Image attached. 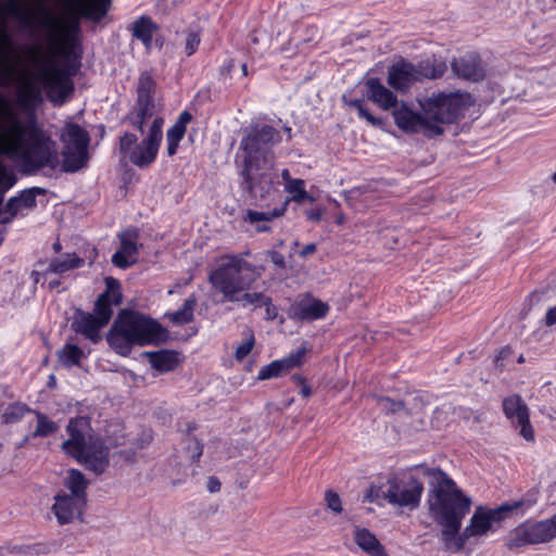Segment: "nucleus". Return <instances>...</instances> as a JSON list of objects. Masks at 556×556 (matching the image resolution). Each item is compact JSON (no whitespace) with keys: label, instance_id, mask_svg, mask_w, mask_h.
<instances>
[{"label":"nucleus","instance_id":"nucleus-20","mask_svg":"<svg viewBox=\"0 0 556 556\" xmlns=\"http://www.w3.org/2000/svg\"><path fill=\"white\" fill-rule=\"evenodd\" d=\"M43 194H46V189L41 187H31L22 190L18 195L10 198L4 206L5 213H9L10 216L4 217L2 222L9 223L13 220L22 208H35L37 206V195Z\"/></svg>","mask_w":556,"mask_h":556},{"label":"nucleus","instance_id":"nucleus-58","mask_svg":"<svg viewBox=\"0 0 556 556\" xmlns=\"http://www.w3.org/2000/svg\"><path fill=\"white\" fill-rule=\"evenodd\" d=\"M240 151H243V140L240 142V144L238 147V152H237L236 157H235V162H236L237 167H238V174L240 176H243V167L242 168L240 167V156H239V152Z\"/></svg>","mask_w":556,"mask_h":556},{"label":"nucleus","instance_id":"nucleus-36","mask_svg":"<svg viewBox=\"0 0 556 556\" xmlns=\"http://www.w3.org/2000/svg\"><path fill=\"white\" fill-rule=\"evenodd\" d=\"M245 305H252L253 309L264 307V318L273 320L277 317V307L271 304L268 296L257 292H245Z\"/></svg>","mask_w":556,"mask_h":556},{"label":"nucleus","instance_id":"nucleus-22","mask_svg":"<svg viewBox=\"0 0 556 556\" xmlns=\"http://www.w3.org/2000/svg\"><path fill=\"white\" fill-rule=\"evenodd\" d=\"M462 521L435 522L441 527L440 540L443 543L444 549L450 553L459 552L468 541V538L464 536V531L460 532Z\"/></svg>","mask_w":556,"mask_h":556},{"label":"nucleus","instance_id":"nucleus-15","mask_svg":"<svg viewBox=\"0 0 556 556\" xmlns=\"http://www.w3.org/2000/svg\"><path fill=\"white\" fill-rule=\"evenodd\" d=\"M91 430V422L88 417L77 416L71 418L66 432L68 439L62 443V450L68 456H80L83 450L88 446L87 434Z\"/></svg>","mask_w":556,"mask_h":556},{"label":"nucleus","instance_id":"nucleus-33","mask_svg":"<svg viewBox=\"0 0 556 556\" xmlns=\"http://www.w3.org/2000/svg\"><path fill=\"white\" fill-rule=\"evenodd\" d=\"M286 208H274L267 212L248 211L245 220L255 225L258 232H266L270 230V222L283 215Z\"/></svg>","mask_w":556,"mask_h":556},{"label":"nucleus","instance_id":"nucleus-55","mask_svg":"<svg viewBox=\"0 0 556 556\" xmlns=\"http://www.w3.org/2000/svg\"><path fill=\"white\" fill-rule=\"evenodd\" d=\"M316 249H317V247H316L315 243H308V244L303 247V249L299 252V255L301 257H306V256L315 253Z\"/></svg>","mask_w":556,"mask_h":556},{"label":"nucleus","instance_id":"nucleus-41","mask_svg":"<svg viewBox=\"0 0 556 556\" xmlns=\"http://www.w3.org/2000/svg\"><path fill=\"white\" fill-rule=\"evenodd\" d=\"M84 357V351L76 344H65L59 352L60 362L66 366H78Z\"/></svg>","mask_w":556,"mask_h":556},{"label":"nucleus","instance_id":"nucleus-19","mask_svg":"<svg viewBox=\"0 0 556 556\" xmlns=\"http://www.w3.org/2000/svg\"><path fill=\"white\" fill-rule=\"evenodd\" d=\"M106 325L96 314L78 309L72 323V328L76 333L83 334L93 343H98L101 340L100 331Z\"/></svg>","mask_w":556,"mask_h":556},{"label":"nucleus","instance_id":"nucleus-48","mask_svg":"<svg viewBox=\"0 0 556 556\" xmlns=\"http://www.w3.org/2000/svg\"><path fill=\"white\" fill-rule=\"evenodd\" d=\"M12 46V39L4 27H0V64L7 62V52L4 48Z\"/></svg>","mask_w":556,"mask_h":556},{"label":"nucleus","instance_id":"nucleus-43","mask_svg":"<svg viewBox=\"0 0 556 556\" xmlns=\"http://www.w3.org/2000/svg\"><path fill=\"white\" fill-rule=\"evenodd\" d=\"M285 190L290 194V200L296 203H301L304 200H308L309 202L314 201V198L306 192L304 181L302 179L289 181Z\"/></svg>","mask_w":556,"mask_h":556},{"label":"nucleus","instance_id":"nucleus-64","mask_svg":"<svg viewBox=\"0 0 556 556\" xmlns=\"http://www.w3.org/2000/svg\"><path fill=\"white\" fill-rule=\"evenodd\" d=\"M349 104L353 108H355L357 110V112L364 108L363 105V100H359V99H355V100H351L349 102Z\"/></svg>","mask_w":556,"mask_h":556},{"label":"nucleus","instance_id":"nucleus-3","mask_svg":"<svg viewBox=\"0 0 556 556\" xmlns=\"http://www.w3.org/2000/svg\"><path fill=\"white\" fill-rule=\"evenodd\" d=\"M429 479L427 505L434 522L463 520L470 511L471 498L464 494L455 481L439 468H418Z\"/></svg>","mask_w":556,"mask_h":556},{"label":"nucleus","instance_id":"nucleus-63","mask_svg":"<svg viewBox=\"0 0 556 556\" xmlns=\"http://www.w3.org/2000/svg\"><path fill=\"white\" fill-rule=\"evenodd\" d=\"M235 356H236L238 362H242L243 361V343L239 344L236 348Z\"/></svg>","mask_w":556,"mask_h":556},{"label":"nucleus","instance_id":"nucleus-14","mask_svg":"<svg viewBox=\"0 0 556 556\" xmlns=\"http://www.w3.org/2000/svg\"><path fill=\"white\" fill-rule=\"evenodd\" d=\"M104 282L105 289L98 295L94 302L93 314H96L105 324H109L114 313V306L122 304L123 293L122 285L118 279L114 277H106Z\"/></svg>","mask_w":556,"mask_h":556},{"label":"nucleus","instance_id":"nucleus-34","mask_svg":"<svg viewBox=\"0 0 556 556\" xmlns=\"http://www.w3.org/2000/svg\"><path fill=\"white\" fill-rule=\"evenodd\" d=\"M356 544L371 556H389L376 536L367 529H356L354 535Z\"/></svg>","mask_w":556,"mask_h":556},{"label":"nucleus","instance_id":"nucleus-2","mask_svg":"<svg viewBox=\"0 0 556 556\" xmlns=\"http://www.w3.org/2000/svg\"><path fill=\"white\" fill-rule=\"evenodd\" d=\"M0 119L9 122L7 136L12 138L5 153L20 161L23 174L31 175L42 168L56 169L59 156L55 143L38 125L35 115L21 122L12 111L9 100L0 92Z\"/></svg>","mask_w":556,"mask_h":556},{"label":"nucleus","instance_id":"nucleus-53","mask_svg":"<svg viewBox=\"0 0 556 556\" xmlns=\"http://www.w3.org/2000/svg\"><path fill=\"white\" fill-rule=\"evenodd\" d=\"M206 486L211 493H215L220 490L222 484L217 477L211 476L207 479Z\"/></svg>","mask_w":556,"mask_h":556},{"label":"nucleus","instance_id":"nucleus-8","mask_svg":"<svg viewBox=\"0 0 556 556\" xmlns=\"http://www.w3.org/2000/svg\"><path fill=\"white\" fill-rule=\"evenodd\" d=\"M445 71L446 64L437 60H425L418 64L401 60L389 68L388 84L395 90L405 91L416 81L443 76Z\"/></svg>","mask_w":556,"mask_h":556},{"label":"nucleus","instance_id":"nucleus-18","mask_svg":"<svg viewBox=\"0 0 556 556\" xmlns=\"http://www.w3.org/2000/svg\"><path fill=\"white\" fill-rule=\"evenodd\" d=\"M505 416L513 425L520 427V434L527 441L534 440V431L529 421V412L526 403L519 395H511L503 401Z\"/></svg>","mask_w":556,"mask_h":556},{"label":"nucleus","instance_id":"nucleus-7","mask_svg":"<svg viewBox=\"0 0 556 556\" xmlns=\"http://www.w3.org/2000/svg\"><path fill=\"white\" fill-rule=\"evenodd\" d=\"M163 117H155L141 141L134 132H123L117 144L121 156L140 169L149 168L157 159L163 140Z\"/></svg>","mask_w":556,"mask_h":556},{"label":"nucleus","instance_id":"nucleus-26","mask_svg":"<svg viewBox=\"0 0 556 556\" xmlns=\"http://www.w3.org/2000/svg\"><path fill=\"white\" fill-rule=\"evenodd\" d=\"M159 29L160 26L149 15L139 16L129 27L132 38L141 41L148 50L152 47L154 33Z\"/></svg>","mask_w":556,"mask_h":556},{"label":"nucleus","instance_id":"nucleus-37","mask_svg":"<svg viewBox=\"0 0 556 556\" xmlns=\"http://www.w3.org/2000/svg\"><path fill=\"white\" fill-rule=\"evenodd\" d=\"M156 90V83L152 74L144 71L140 74L137 85V100L154 103V93Z\"/></svg>","mask_w":556,"mask_h":556},{"label":"nucleus","instance_id":"nucleus-35","mask_svg":"<svg viewBox=\"0 0 556 556\" xmlns=\"http://www.w3.org/2000/svg\"><path fill=\"white\" fill-rule=\"evenodd\" d=\"M89 159L87 150H76L68 148L63 151L62 170L64 173H76L86 166Z\"/></svg>","mask_w":556,"mask_h":556},{"label":"nucleus","instance_id":"nucleus-42","mask_svg":"<svg viewBox=\"0 0 556 556\" xmlns=\"http://www.w3.org/2000/svg\"><path fill=\"white\" fill-rule=\"evenodd\" d=\"M37 417V427L33 432V438H47L58 430V425L50 420L45 414L35 412Z\"/></svg>","mask_w":556,"mask_h":556},{"label":"nucleus","instance_id":"nucleus-52","mask_svg":"<svg viewBox=\"0 0 556 556\" xmlns=\"http://www.w3.org/2000/svg\"><path fill=\"white\" fill-rule=\"evenodd\" d=\"M358 116L365 118L372 126H380L382 123L375 117L367 109L363 108L358 111Z\"/></svg>","mask_w":556,"mask_h":556},{"label":"nucleus","instance_id":"nucleus-40","mask_svg":"<svg viewBox=\"0 0 556 556\" xmlns=\"http://www.w3.org/2000/svg\"><path fill=\"white\" fill-rule=\"evenodd\" d=\"M197 304V300L193 295L186 299L181 308L177 309L173 314H170V320L175 325H186L193 320L194 318V307Z\"/></svg>","mask_w":556,"mask_h":556},{"label":"nucleus","instance_id":"nucleus-10","mask_svg":"<svg viewBox=\"0 0 556 556\" xmlns=\"http://www.w3.org/2000/svg\"><path fill=\"white\" fill-rule=\"evenodd\" d=\"M523 506L522 501H516L511 504H503L502 506L494 509H486L482 506L476 508L470 522L464 529V536L471 539L476 536L485 535L493 529V523L503 520L507 513L514 511Z\"/></svg>","mask_w":556,"mask_h":556},{"label":"nucleus","instance_id":"nucleus-24","mask_svg":"<svg viewBox=\"0 0 556 556\" xmlns=\"http://www.w3.org/2000/svg\"><path fill=\"white\" fill-rule=\"evenodd\" d=\"M193 119L192 114L184 110L166 131V153L168 156H174L179 148L181 140L187 132L188 124Z\"/></svg>","mask_w":556,"mask_h":556},{"label":"nucleus","instance_id":"nucleus-50","mask_svg":"<svg viewBox=\"0 0 556 556\" xmlns=\"http://www.w3.org/2000/svg\"><path fill=\"white\" fill-rule=\"evenodd\" d=\"M326 502L328 507L334 513L339 514L342 510L341 500L337 493L331 491L326 493Z\"/></svg>","mask_w":556,"mask_h":556},{"label":"nucleus","instance_id":"nucleus-54","mask_svg":"<svg viewBox=\"0 0 556 556\" xmlns=\"http://www.w3.org/2000/svg\"><path fill=\"white\" fill-rule=\"evenodd\" d=\"M306 216L309 220L317 223L323 217V211L320 208L309 210L306 211Z\"/></svg>","mask_w":556,"mask_h":556},{"label":"nucleus","instance_id":"nucleus-17","mask_svg":"<svg viewBox=\"0 0 556 556\" xmlns=\"http://www.w3.org/2000/svg\"><path fill=\"white\" fill-rule=\"evenodd\" d=\"M86 506L87 501L68 495L65 491H60L54 495L51 511L59 525L63 526L71 523L76 518H81Z\"/></svg>","mask_w":556,"mask_h":556},{"label":"nucleus","instance_id":"nucleus-46","mask_svg":"<svg viewBox=\"0 0 556 556\" xmlns=\"http://www.w3.org/2000/svg\"><path fill=\"white\" fill-rule=\"evenodd\" d=\"M16 182V177L12 172H9L5 166L0 165V193L4 194L5 191L11 189Z\"/></svg>","mask_w":556,"mask_h":556},{"label":"nucleus","instance_id":"nucleus-61","mask_svg":"<svg viewBox=\"0 0 556 556\" xmlns=\"http://www.w3.org/2000/svg\"><path fill=\"white\" fill-rule=\"evenodd\" d=\"M198 429V425L195 422H189L187 425V429H186V435L187 438H192V432L195 431Z\"/></svg>","mask_w":556,"mask_h":556},{"label":"nucleus","instance_id":"nucleus-25","mask_svg":"<svg viewBox=\"0 0 556 556\" xmlns=\"http://www.w3.org/2000/svg\"><path fill=\"white\" fill-rule=\"evenodd\" d=\"M71 5L83 17L98 23L106 16L111 8V0H73Z\"/></svg>","mask_w":556,"mask_h":556},{"label":"nucleus","instance_id":"nucleus-59","mask_svg":"<svg viewBox=\"0 0 556 556\" xmlns=\"http://www.w3.org/2000/svg\"><path fill=\"white\" fill-rule=\"evenodd\" d=\"M41 12L46 15V20L42 21V26L46 28H52L53 22L52 18L49 15V12L46 9H41Z\"/></svg>","mask_w":556,"mask_h":556},{"label":"nucleus","instance_id":"nucleus-32","mask_svg":"<svg viewBox=\"0 0 556 556\" xmlns=\"http://www.w3.org/2000/svg\"><path fill=\"white\" fill-rule=\"evenodd\" d=\"M89 481L78 469H70L64 480V486L70 491L68 495L87 501Z\"/></svg>","mask_w":556,"mask_h":556},{"label":"nucleus","instance_id":"nucleus-49","mask_svg":"<svg viewBox=\"0 0 556 556\" xmlns=\"http://www.w3.org/2000/svg\"><path fill=\"white\" fill-rule=\"evenodd\" d=\"M20 2L21 0H8L0 3V12L17 17L21 13Z\"/></svg>","mask_w":556,"mask_h":556},{"label":"nucleus","instance_id":"nucleus-57","mask_svg":"<svg viewBox=\"0 0 556 556\" xmlns=\"http://www.w3.org/2000/svg\"><path fill=\"white\" fill-rule=\"evenodd\" d=\"M545 321L547 326L556 324V306L548 309L546 313Z\"/></svg>","mask_w":556,"mask_h":556},{"label":"nucleus","instance_id":"nucleus-62","mask_svg":"<svg viewBox=\"0 0 556 556\" xmlns=\"http://www.w3.org/2000/svg\"><path fill=\"white\" fill-rule=\"evenodd\" d=\"M233 67V61L232 60H227L224 62L223 66H222V74H225L226 72L229 73Z\"/></svg>","mask_w":556,"mask_h":556},{"label":"nucleus","instance_id":"nucleus-30","mask_svg":"<svg viewBox=\"0 0 556 556\" xmlns=\"http://www.w3.org/2000/svg\"><path fill=\"white\" fill-rule=\"evenodd\" d=\"M329 306L316 299L302 300L295 306V314L303 320H315L327 315Z\"/></svg>","mask_w":556,"mask_h":556},{"label":"nucleus","instance_id":"nucleus-29","mask_svg":"<svg viewBox=\"0 0 556 556\" xmlns=\"http://www.w3.org/2000/svg\"><path fill=\"white\" fill-rule=\"evenodd\" d=\"M61 139L67 148L87 151L89 149L90 135L84 127L76 123L65 125Z\"/></svg>","mask_w":556,"mask_h":556},{"label":"nucleus","instance_id":"nucleus-9","mask_svg":"<svg viewBox=\"0 0 556 556\" xmlns=\"http://www.w3.org/2000/svg\"><path fill=\"white\" fill-rule=\"evenodd\" d=\"M243 254L224 255L217 261L216 268L208 274L212 288L223 294L225 301L238 300L243 290Z\"/></svg>","mask_w":556,"mask_h":556},{"label":"nucleus","instance_id":"nucleus-4","mask_svg":"<svg viewBox=\"0 0 556 556\" xmlns=\"http://www.w3.org/2000/svg\"><path fill=\"white\" fill-rule=\"evenodd\" d=\"M164 336L165 329L155 319L122 309L106 333V341L117 354L128 356L135 346L157 343Z\"/></svg>","mask_w":556,"mask_h":556},{"label":"nucleus","instance_id":"nucleus-11","mask_svg":"<svg viewBox=\"0 0 556 556\" xmlns=\"http://www.w3.org/2000/svg\"><path fill=\"white\" fill-rule=\"evenodd\" d=\"M555 538L556 514L552 518L517 527L509 539L508 546L514 548L529 544L546 543Z\"/></svg>","mask_w":556,"mask_h":556},{"label":"nucleus","instance_id":"nucleus-21","mask_svg":"<svg viewBox=\"0 0 556 556\" xmlns=\"http://www.w3.org/2000/svg\"><path fill=\"white\" fill-rule=\"evenodd\" d=\"M305 348L299 349L282 359H277L264 366L256 376L255 380H267L280 376L302 364L305 355Z\"/></svg>","mask_w":556,"mask_h":556},{"label":"nucleus","instance_id":"nucleus-56","mask_svg":"<svg viewBox=\"0 0 556 556\" xmlns=\"http://www.w3.org/2000/svg\"><path fill=\"white\" fill-rule=\"evenodd\" d=\"M510 354H511V351L509 348L502 349L495 358L496 366H503V364H500V362L507 358L508 356H510Z\"/></svg>","mask_w":556,"mask_h":556},{"label":"nucleus","instance_id":"nucleus-13","mask_svg":"<svg viewBox=\"0 0 556 556\" xmlns=\"http://www.w3.org/2000/svg\"><path fill=\"white\" fill-rule=\"evenodd\" d=\"M88 471L100 476L106 471L110 465V448L101 438H89L88 446L83 450L80 456H73Z\"/></svg>","mask_w":556,"mask_h":556},{"label":"nucleus","instance_id":"nucleus-6","mask_svg":"<svg viewBox=\"0 0 556 556\" xmlns=\"http://www.w3.org/2000/svg\"><path fill=\"white\" fill-rule=\"evenodd\" d=\"M281 141L280 132L265 121L252 122L245 137V185L252 188L253 170L263 176L273 162L271 148Z\"/></svg>","mask_w":556,"mask_h":556},{"label":"nucleus","instance_id":"nucleus-38","mask_svg":"<svg viewBox=\"0 0 556 556\" xmlns=\"http://www.w3.org/2000/svg\"><path fill=\"white\" fill-rule=\"evenodd\" d=\"M33 412L34 410L27 404L22 402H13L4 407L1 414V420L5 425L17 424L22 421L25 415Z\"/></svg>","mask_w":556,"mask_h":556},{"label":"nucleus","instance_id":"nucleus-31","mask_svg":"<svg viewBox=\"0 0 556 556\" xmlns=\"http://www.w3.org/2000/svg\"><path fill=\"white\" fill-rule=\"evenodd\" d=\"M85 266V260L74 253H66L63 257H54L49 261L45 274L62 275L73 269H78Z\"/></svg>","mask_w":556,"mask_h":556},{"label":"nucleus","instance_id":"nucleus-51","mask_svg":"<svg viewBox=\"0 0 556 556\" xmlns=\"http://www.w3.org/2000/svg\"><path fill=\"white\" fill-rule=\"evenodd\" d=\"M383 492H386V490H383L381 486L371 485L367 490L365 497L369 502H375L379 498H382Z\"/></svg>","mask_w":556,"mask_h":556},{"label":"nucleus","instance_id":"nucleus-23","mask_svg":"<svg viewBox=\"0 0 556 556\" xmlns=\"http://www.w3.org/2000/svg\"><path fill=\"white\" fill-rule=\"evenodd\" d=\"M452 70L457 77L470 81H479L485 77V71L481 65V61L476 55H466L454 60Z\"/></svg>","mask_w":556,"mask_h":556},{"label":"nucleus","instance_id":"nucleus-5","mask_svg":"<svg viewBox=\"0 0 556 556\" xmlns=\"http://www.w3.org/2000/svg\"><path fill=\"white\" fill-rule=\"evenodd\" d=\"M62 47L60 55L64 59L62 67L47 66L40 74L47 91L52 100L65 99L74 92L72 77L80 67V55L74 53L79 46V25L77 21L64 23L61 27Z\"/></svg>","mask_w":556,"mask_h":556},{"label":"nucleus","instance_id":"nucleus-47","mask_svg":"<svg viewBox=\"0 0 556 556\" xmlns=\"http://www.w3.org/2000/svg\"><path fill=\"white\" fill-rule=\"evenodd\" d=\"M189 444L185 447V450L190 453L191 460L199 462L200 457L203 454V444L195 437L188 438Z\"/></svg>","mask_w":556,"mask_h":556},{"label":"nucleus","instance_id":"nucleus-1","mask_svg":"<svg viewBox=\"0 0 556 556\" xmlns=\"http://www.w3.org/2000/svg\"><path fill=\"white\" fill-rule=\"evenodd\" d=\"M365 86L370 101L384 111L393 110L392 115L399 129L429 138L441 136L444 125L456 122L470 104V97L466 93H438L419 100L420 112H415L404 103L397 108L396 96L378 78L366 79Z\"/></svg>","mask_w":556,"mask_h":556},{"label":"nucleus","instance_id":"nucleus-16","mask_svg":"<svg viewBox=\"0 0 556 556\" xmlns=\"http://www.w3.org/2000/svg\"><path fill=\"white\" fill-rule=\"evenodd\" d=\"M119 248L111 257L112 264L121 269H127L138 261L139 233L137 229H126L118 233Z\"/></svg>","mask_w":556,"mask_h":556},{"label":"nucleus","instance_id":"nucleus-45","mask_svg":"<svg viewBox=\"0 0 556 556\" xmlns=\"http://www.w3.org/2000/svg\"><path fill=\"white\" fill-rule=\"evenodd\" d=\"M201 42V34L198 30H190L187 33L185 42V53L187 56L194 54Z\"/></svg>","mask_w":556,"mask_h":556},{"label":"nucleus","instance_id":"nucleus-39","mask_svg":"<svg viewBox=\"0 0 556 556\" xmlns=\"http://www.w3.org/2000/svg\"><path fill=\"white\" fill-rule=\"evenodd\" d=\"M40 101V90L33 84H26L17 91V103L24 109L33 108Z\"/></svg>","mask_w":556,"mask_h":556},{"label":"nucleus","instance_id":"nucleus-60","mask_svg":"<svg viewBox=\"0 0 556 556\" xmlns=\"http://www.w3.org/2000/svg\"><path fill=\"white\" fill-rule=\"evenodd\" d=\"M254 346V337L253 334L245 337V355H248Z\"/></svg>","mask_w":556,"mask_h":556},{"label":"nucleus","instance_id":"nucleus-28","mask_svg":"<svg viewBox=\"0 0 556 556\" xmlns=\"http://www.w3.org/2000/svg\"><path fill=\"white\" fill-rule=\"evenodd\" d=\"M152 368L161 374L174 371L180 364L179 353L174 350H160L147 353Z\"/></svg>","mask_w":556,"mask_h":556},{"label":"nucleus","instance_id":"nucleus-12","mask_svg":"<svg viewBox=\"0 0 556 556\" xmlns=\"http://www.w3.org/2000/svg\"><path fill=\"white\" fill-rule=\"evenodd\" d=\"M422 492L424 484L414 477L405 481L392 479L388 481V489L383 492L382 498L391 505L413 510L419 506Z\"/></svg>","mask_w":556,"mask_h":556},{"label":"nucleus","instance_id":"nucleus-44","mask_svg":"<svg viewBox=\"0 0 556 556\" xmlns=\"http://www.w3.org/2000/svg\"><path fill=\"white\" fill-rule=\"evenodd\" d=\"M377 405L384 413H397L403 410L407 403L403 400H393L388 396H377Z\"/></svg>","mask_w":556,"mask_h":556},{"label":"nucleus","instance_id":"nucleus-27","mask_svg":"<svg viewBox=\"0 0 556 556\" xmlns=\"http://www.w3.org/2000/svg\"><path fill=\"white\" fill-rule=\"evenodd\" d=\"M155 103H149L136 100V106L129 111L122 119L128 123L135 130L143 134L144 125L153 116Z\"/></svg>","mask_w":556,"mask_h":556}]
</instances>
